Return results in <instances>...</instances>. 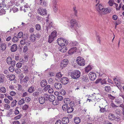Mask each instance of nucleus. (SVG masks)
Here are the masks:
<instances>
[{
  "mask_svg": "<svg viewBox=\"0 0 124 124\" xmlns=\"http://www.w3.org/2000/svg\"><path fill=\"white\" fill-rule=\"evenodd\" d=\"M23 36V33L22 32H20L18 34V38H21Z\"/></svg>",
  "mask_w": 124,
  "mask_h": 124,
  "instance_id": "13d9d810",
  "label": "nucleus"
},
{
  "mask_svg": "<svg viewBox=\"0 0 124 124\" xmlns=\"http://www.w3.org/2000/svg\"><path fill=\"white\" fill-rule=\"evenodd\" d=\"M69 122V120L68 117H64L63 118L62 120L63 124H67Z\"/></svg>",
  "mask_w": 124,
  "mask_h": 124,
  "instance_id": "f8f14e48",
  "label": "nucleus"
},
{
  "mask_svg": "<svg viewBox=\"0 0 124 124\" xmlns=\"http://www.w3.org/2000/svg\"><path fill=\"white\" fill-rule=\"evenodd\" d=\"M12 10L14 13L16 12L18 10V9L15 7H14L12 8Z\"/></svg>",
  "mask_w": 124,
  "mask_h": 124,
  "instance_id": "338daca9",
  "label": "nucleus"
},
{
  "mask_svg": "<svg viewBox=\"0 0 124 124\" xmlns=\"http://www.w3.org/2000/svg\"><path fill=\"white\" fill-rule=\"evenodd\" d=\"M99 3L95 5L96 10L98 14L100 15H102L110 13L111 10L109 8H104L103 7L101 4L99 5Z\"/></svg>",
  "mask_w": 124,
  "mask_h": 124,
  "instance_id": "f257e3e1",
  "label": "nucleus"
},
{
  "mask_svg": "<svg viewBox=\"0 0 124 124\" xmlns=\"http://www.w3.org/2000/svg\"><path fill=\"white\" fill-rule=\"evenodd\" d=\"M83 80L85 82H87L88 81V78L87 77L84 76L82 78Z\"/></svg>",
  "mask_w": 124,
  "mask_h": 124,
  "instance_id": "6e6d98bb",
  "label": "nucleus"
},
{
  "mask_svg": "<svg viewBox=\"0 0 124 124\" xmlns=\"http://www.w3.org/2000/svg\"><path fill=\"white\" fill-rule=\"evenodd\" d=\"M47 84V82L45 80H43L41 81L40 82V85L41 87H45Z\"/></svg>",
  "mask_w": 124,
  "mask_h": 124,
  "instance_id": "6ab92c4d",
  "label": "nucleus"
},
{
  "mask_svg": "<svg viewBox=\"0 0 124 124\" xmlns=\"http://www.w3.org/2000/svg\"><path fill=\"white\" fill-rule=\"evenodd\" d=\"M38 12H39L40 14L43 16L46 14V9H43L41 8H39L38 9Z\"/></svg>",
  "mask_w": 124,
  "mask_h": 124,
  "instance_id": "0eeeda50",
  "label": "nucleus"
},
{
  "mask_svg": "<svg viewBox=\"0 0 124 124\" xmlns=\"http://www.w3.org/2000/svg\"><path fill=\"white\" fill-rule=\"evenodd\" d=\"M29 107V106L25 104L23 106L22 109L23 110H27Z\"/></svg>",
  "mask_w": 124,
  "mask_h": 124,
  "instance_id": "09e8293b",
  "label": "nucleus"
},
{
  "mask_svg": "<svg viewBox=\"0 0 124 124\" xmlns=\"http://www.w3.org/2000/svg\"><path fill=\"white\" fill-rule=\"evenodd\" d=\"M39 95V93L38 92H34L33 93V96H38Z\"/></svg>",
  "mask_w": 124,
  "mask_h": 124,
  "instance_id": "052dcab7",
  "label": "nucleus"
},
{
  "mask_svg": "<svg viewBox=\"0 0 124 124\" xmlns=\"http://www.w3.org/2000/svg\"><path fill=\"white\" fill-rule=\"evenodd\" d=\"M62 74H61V72H59L57 73L56 74V76L58 78H61L62 77Z\"/></svg>",
  "mask_w": 124,
  "mask_h": 124,
  "instance_id": "58836bf2",
  "label": "nucleus"
},
{
  "mask_svg": "<svg viewBox=\"0 0 124 124\" xmlns=\"http://www.w3.org/2000/svg\"><path fill=\"white\" fill-rule=\"evenodd\" d=\"M12 61V59L10 57H8L7 59L6 62L8 64H10Z\"/></svg>",
  "mask_w": 124,
  "mask_h": 124,
  "instance_id": "cd10ccee",
  "label": "nucleus"
},
{
  "mask_svg": "<svg viewBox=\"0 0 124 124\" xmlns=\"http://www.w3.org/2000/svg\"><path fill=\"white\" fill-rule=\"evenodd\" d=\"M27 36H26V37H25V38L23 39L22 40L20 41V43L22 45H24L27 43V42L26 40L27 39Z\"/></svg>",
  "mask_w": 124,
  "mask_h": 124,
  "instance_id": "4be33fe9",
  "label": "nucleus"
},
{
  "mask_svg": "<svg viewBox=\"0 0 124 124\" xmlns=\"http://www.w3.org/2000/svg\"><path fill=\"white\" fill-rule=\"evenodd\" d=\"M114 81L115 84L119 86L121 85V80L118 79L116 78H114Z\"/></svg>",
  "mask_w": 124,
  "mask_h": 124,
  "instance_id": "2eb2a0df",
  "label": "nucleus"
},
{
  "mask_svg": "<svg viewBox=\"0 0 124 124\" xmlns=\"http://www.w3.org/2000/svg\"><path fill=\"white\" fill-rule=\"evenodd\" d=\"M9 79L10 81L14 80L15 78V76L13 74H12L9 77Z\"/></svg>",
  "mask_w": 124,
  "mask_h": 124,
  "instance_id": "37998d69",
  "label": "nucleus"
},
{
  "mask_svg": "<svg viewBox=\"0 0 124 124\" xmlns=\"http://www.w3.org/2000/svg\"><path fill=\"white\" fill-rule=\"evenodd\" d=\"M70 22L71 24L70 26L71 28H73L75 26H78L76 20L72 19L71 20Z\"/></svg>",
  "mask_w": 124,
  "mask_h": 124,
  "instance_id": "9b49d317",
  "label": "nucleus"
},
{
  "mask_svg": "<svg viewBox=\"0 0 124 124\" xmlns=\"http://www.w3.org/2000/svg\"><path fill=\"white\" fill-rule=\"evenodd\" d=\"M67 50V47L65 46H63L62 48L60 50L61 52L62 53H64L66 52Z\"/></svg>",
  "mask_w": 124,
  "mask_h": 124,
  "instance_id": "7c9ffc66",
  "label": "nucleus"
},
{
  "mask_svg": "<svg viewBox=\"0 0 124 124\" xmlns=\"http://www.w3.org/2000/svg\"><path fill=\"white\" fill-rule=\"evenodd\" d=\"M46 21L47 24V32L48 33L51 31V29L53 28L52 25L53 24L52 20L49 18H47Z\"/></svg>",
  "mask_w": 124,
  "mask_h": 124,
  "instance_id": "20e7f679",
  "label": "nucleus"
},
{
  "mask_svg": "<svg viewBox=\"0 0 124 124\" xmlns=\"http://www.w3.org/2000/svg\"><path fill=\"white\" fill-rule=\"evenodd\" d=\"M89 77L92 81L94 80L96 77V75L95 73L94 72H91L89 74Z\"/></svg>",
  "mask_w": 124,
  "mask_h": 124,
  "instance_id": "6e6552de",
  "label": "nucleus"
},
{
  "mask_svg": "<svg viewBox=\"0 0 124 124\" xmlns=\"http://www.w3.org/2000/svg\"><path fill=\"white\" fill-rule=\"evenodd\" d=\"M57 42L58 45L61 46H66L68 43V42L65 39H64L62 38L58 39L57 40Z\"/></svg>",
  "mask_w": 124,
  "mask_h": 124,
  "instance_id": "7ed1b4c3",
  "label": "nucleus"
},
{
  "mask_svg": "<svg viewBox=\"0 0 124 124\" xmlns=\"http://www.w3.org/2000/svg\"><path fill=\"white\" fill-rule=\"evenodd\" d=\"M44 97H44V98H45V100H48L49 98V95L46 93H45L44 94Z\"/></svg>",
  "mask_w": 124,
  "mask_h": 124,
  "instance_id": "8fccbe9b",
  "label": "nucleus"
},
{
  "mask_svg": "<svg viewBox=\"0 0 124 124\" xmlns=\"http://www.w3.org/2000/svg\"><path fill=\"white\" fill-rule=\"evenodd\" d=\"M54 38L52 37L51 36H49V39L48 41V42H49V43H51L54 40Z\"/></svg>",
  "mask_w": 124,
  "mask_h": 124,
  "instance_id": "f704fd0d",
  "label": "nucleus"
},
{
  "mask_svg": "<svg viewBox=\"0 0 124 124\" xmlns=\"http://www.w3.org/2000/svg\"><path fill=\"white\" fill-rule=\"evenodd\" d=\"M92 69V67L91 66L88 65L85 68V72L88 73Z\"/></svg>",
  "mask_w": 124,
  "mask_h": 124,
  "instance_id": "b1692460",
  "label": "nucleus"
},
{
  "mask_svg": "<svg viewBox=\"0 0 124 124\" xmlns=\"http://www.w3.org/2000/svg\"><path fill=\"white\" fill-rule=\"evenodd\" d=\"M30 39L32 42H34L36 40L35 35L33 34H31L30 37Z\"/></svg>",
  "mask_w": 124,
  "mask_h": 124,
  "instance_id": "dca6fc26",
  "label": "nucleus"
},
{
  "mask_svg": "<svg viewBox=\"0 0 124 124\" xmlns=\"http://www.w3.org/2000/svg\"><path fill=\"white\" fill-rule=\"evenodd\" d=\"M57 99L58 101H61L63 100V98L62 96L59 95L57 96Z\"/></svg>",
  "mask_w": 124,
  "mask_h": 124,
  "instance_id": "e2e57ef3",
  "label": "nucleus"
},
{
  "mask_svg": "<svg viewBox=\"0 0 124 124\" xmlns=\"http://www.w3.org/2000/svg\"><path fill=\"white\" fill-rule=\"evenodd\" d=\"M17 101L16 100H14L11 103V106L12 107H14L16 106V103Z\"/></svg>",
  "mask_w": 124,
  "mask_h": 124,
  "instance_id": "3c124183",
  "label": "nucleus"
},
{
  "mask_svg": "<svg viewBox=\"0 0 124 124\" xmlns=\"http://www.w3.org/2000/svg\"><path fill=\"white\" fill-rule=\"evenodd\" d=\"M5 78V76L3 74H0V83H3L4 82Z\"/></svg>",
  "mask_w": 124,
  "mask_h": 124,
  "instance_id": "aec40b11",
  "label": "nucleus"
},
{
  "mask_svg": "<svg viewBox=\"0 0 124 124\" xmlns=\"http://www.w3.org/2000/svg\"><path fill=\"white\" fill-rule=\"evenodd\" d=\"M74 108L70 106L69 107L68 106V107L66 111L68 113H70L72 112L73 111Z\"/></svg>",
  "mask_w": 124,
  "mask_h": 124,
  "instance_id": "412c9836",
  "label": "nucleus"
},
{
  "mask_svg": "<svg viewBox=\"0 0 124 124\" xmlns=\"http://www.w3.org/2000/svg\"><path fill=\"white\" fill-rule=\"evenodd\" d=\"M68 62V61L67 59H64L61 63L60 66L62 67V68H63L66 66V65L67 64Z\"/></svg>",
  "mask_w": 124,
  "mask_h": 124,
  "instance_id": "1a4fd4ad",
  "label": "nucleus"
},
{
  "mask_svg": "<svg viewBox=\"0 0 124 124\" xmlns=\"http://www.w3.org/2000/svg\"><path fill=\"white\" fill-rule=\"evenodd\" d=\"M81 119L78 117H75L74 119V121L76 124L79 123L80 122Z\"/></svg>",
  "mask_w": 124,
  "mask_h": 124,
  "instance_id": "5701e85b",
  "label": "nucleus"
},
{
  "mask_svg": "<svg viewBox=\"0 0 124 124\" xmlns=\"http://www.w3.org/2000/svg\"><path fill=\"white\" fill-rule=\"evenodd\" d=\"M61 83L65 85L67 84L69 82L68 78L67 77L62 78L61 80Z\"/></svg>",
  "mask_w": 124,
  "mask_h": 124,
  "instance_id": "ddd939ff",
  "label": "nucleus"
},
{
  "mask_svg": "<svg viewBox=\"0 0 124 124\" xmlns=\"http://www.w3.org/2000/svg\"><path fill=\"white\" fill-rule=\"evenodd\" d=\"M45 100L44 97L42 96L40 97L39 99V102L41 104H43L44 103Z\"/></svg>",
  "mask_w": 124,
  "mask_h": 124,
  "instance_id": "f3484780",
  "label": "nucleus"
},
{
  "mask_svg": "<svg viewBox=\"0 0 124 124\" xmlns=\"http://www.w3.org/2000/svg\"><path fill=\"white\" fill-rule=\"evenodd\" d=\"M24 103V100L23 98H22L18 102V104L21 105L23 104Z\"/></svg>",
  "mask_w": 124,
  "mask_h": 124,
  "instance_id": "2f4dec72",
  "label": "nucleus"
},
{
  "mask_svg": "<svg viewBox=\"0 0 124 124\" xmlns=\"http://www.w3.org/2000/svg\"><path fill=\"white\" fill-rule=\"evenodd\" d=\"M18 40V38L16 37H15L12 39V41L14 43L17 42Z\"/></svg>",
  "mask_w": 124,
  "mask_h": 124,
  "instance_id": "49530a36",
  "label": "nucleus"
},
{
  "mask_svg": "<svg viewBox=\"0 0 124 124\" xmlns=\"http://www.w3.org/2000/svg\"><path fill=\"white\" fill-rule=\"evenodd\" d=\"M34 88L33 87L31 86L28 89V91L30 93H31L34 92Z\"/></svg>",
  "mask_w": 124,
  "mask_h": 124,
  "instance_id": "bb28decb",
  "label": "nucleus"
},
{
  "mask_svg": "<svg viewBox=\"0 0 124 124\" xmlns=\"http://www.w3.org/2000/svg\"><path fill=\"white\" fill-rule=\"evenodd\" d=\"M68 106L67 104H65L63 105L62 107V108L63 110H66V109H67Z\"/></svg>",
  "mask_w": 124,
  "mask_h": 124,
  "instance_id": "de8ad7c7",
  "label": "nucleus"
},
{
  "mask_svg": "<svg viewBox=\"0 0 124 124\" xmlns=\"http://www.w3.org/2000/svg\"><path fill=\"white\" fill-rule=\"evenodd\" d=\"M4 108L5 109L8 110L10 108V107L8 104H5L4 105Z\"/></svg>",
  "mask_w": 124,
  "mask_h": 124,
  "instance_id": "79ce46f5",
  "label": "nucleus"
},
{
  "mask_svg": "<svg viewBox=\"0 0 124 124\" xmlns=\"http://www.w3.org/2000/svg\"><path fill=\"white\" fill-rule=\"evenodd\" d=\"M80 75V71L76 70L71 72L70 76L73 79H76L79 78Z\"/></svg>",
  "mask_w": 124,
  "mask_h": 124,
  "instance_id": "f03ea898",
  "label": "nucleus"
},
{
  "mask_svg": "<svg viewBox=\"0 0 124 124\" xmlns=\"http://www.w3.org/2000/svg\"><path fill=\"white\" fill-rule=\"evenodd\" d=\"M54 87L56 89L59 90L61 89L62 87V85L60 83L57 82L54 84Z\"/></svg>",
  "mask_w": 124,
  "mask_h": 124,
  "instance_id": "4468645a",
  "label": "nucleus"
},
{
  "mask_svg": "<svg viewBox=\"0 0 124 124\" xmlns=\"http://www.w3.org/2000/svg\"><path fill=\"white\" fill-rule=\"evenodd\" d=\"M55 99V97L54 95L51 94L49 95V98L48 100L52 102Z\"/></svg>",
  "mask_w": 124,
  "mask_h": 124,
  "instance_id": "393cba45",
  "label": "nucleus"
},
{
  "mask_svg": "<svg viewBox=\"0 0 124 124\" xmlns=\"http://www.w3.org/2000/svg\"><path fill=\"white\" fill-rule=\"evenodd\" d=\"M100 111L101 112L104 113L106 111V110L105 109V108H101L100 109Z\"/></svg>",
  "mask_w": 124,
  "mask_h": 124,
  "instance_id": "0e129e2a",
  "label": "nucleus"
},
{
  "mask_svg": "<svg viewBox=\"0 0 124 124\" xmlns=\"http://www.w3.org/2000/svg\"><path fill=\"white\" fill-rule=\"evenodd\" d=\"M31 100V98L29 97H26L25 98V101L27 102H29Z\"/></svg>",
  "mask_w": 124,
  "mask_h": 124,
  "instance_id": "680f3d73",
  "label": "nucleus"
},
{
  "mask_svg": "<svg viewBox=\"0 0 124 124\" xmlns=\"http://www.w3.org/2000/svg\"><path fill=\"white\" fill-rule=\"evenodd\" d=\"M52 104L54 105H57L59 104L57 101L54 100L52 101Z\"/></svg>",
  "mask_w": 124,
  "mask_h": 124,
  "instance_id": "4d7b16f0",
  "label": "nucleus"
},
{
  "mask_svg": "<svg viewBox=\"0 0 124 124\" xmlns=\"http://www.w3.org/2000/svg\"><path fill=\"white\" fill-rule=\"evenodd\" d=\"M0 91L1 93H5L6 92L5 88L3 86L0 88Z\"/></svg>",
  "mask_w": 124,
  "mask_h": 124,
  "instance_id": "c85d7f7f",
  "label": "nucleus"
},
{
  "mask_svg": "<svg viewBox=\"0 0 124 124\" xmlns=\"http://www.w3.org/2000/svg\"><path fill=\"white\" fill-rule=\"evenodd\" d=\"M71 45L73 46H77L78 45V43L76 41L72 42L71 44Z\"/></svg>",
  "mask_w": 124,
  "mask_h": 124,
  "instance_id": "864d4df0",
  "label": "nucleus"
},
{
  "mask_svg": "<svg viewBox=\"0 0 124 124\" xmlns=\"http://www.w3.org/2000/svg\"><path fill=\"white\" fill-rule=\"evenodd\" d=\"M111 89V88L109 86H105V90L107 92H109L110 91Z\"/></svg>",
  "mask_w": 124,
  "mask_h": 124,
  "instance_id": "a19ab883",
  "label": "nucleus"
},
{
  "mask_svg": "<svg viewBox=\"0 0 124 124\" xmlns=\"http://www.w3.org/2000/svg\"><path fill=\"white\" fill-rule=\"evenodd\" d=\"M114 3V1L113 0H109L108 2V4L111 6H113Z\"/></svg>",
  "mask_w": 124,
  "mask_h": 124,
  "instance_id": "4c0bfd02",
  "label": "nucleus"
},
{
  "mask_svg": "<svg viewBox=\"0 0 124 124\" xmlns=\"http://www.w3.org/2000/svg\"><path fill=\"white\" fill-rule=\"evenodd\" d=\"M23 70L26 73H27L28 72V67L27 66H24L23 68Z\"/></svg>",
  "mask_w": 124,
  "mask_h": 124,
  "instance_id": "603ef678",
  "label": "nucleus"
},
{
  "mask_svg": "<svg viewBox=\"0 0 124 124\" xmlns=\"http://www.w3.org/2000/svg\"><path fill=\"white\" fill-rule=\"evenodd\" d=\"M64 102L65 104H67L68 105L69 103V100L68 98H66L64 99Z\"/></svg>",
  "mask_w": 124,
  "mask_h": 124,
  "instance_id": "ea45409f",
  "label": "nucleus"
},
{
  "mask_svg": "<svg viewBox=\"0 0 124 124\" xmlns=\"http://www.w3.org/2000/svg\"><path fill=\"white\" fill-rule=\"evenodd\" d=\"M50 85H48L46 86H45L43 89V90L44 91H46L47 90H48L49 88H50Z\"/></svg>",
  "mask_w": 124,
  "mask_h": 124,
  "instance_id": "a18cd8bd",
  "label": "nucleus"
},
{
  "mask_svg": "<svg viewBox=\"0 0 124 124\" xmlns=\"http://www.w3.org/2000/svg\"><path fill=\"white\" fill-rule=\"evenodd\" d=\"M77 48L76 47H73L72 48L70 49L68 51V53L69 54H77Z\"/></svg>",
  "mask_w": 124,
  "mask_h": 124,
  "instance_id": "9d476101",
  "label": "nucleus"
},
{
  "mask_svg": "<svg viewBox=\"0 0 124 124\" xmlns=\"http://www.w3.org/2000/svg\"><path fill=\"white\" fill-rule=\"evenodd\" d=\"M55 81L54 79L52 78H50L48 80V82L49 84L54 83Z\"/></svg>",
  "mask_w": 124,
  "mask_h": 124,
  "instance_id": "c9c22d12",
  "label": "nucleus"
},
{
  "mask_svg": "<svg viewBox=\"0 0 124 124\" xmlns=\"http://www.w3.org/2000/svg\"><path fill=\"white\" fill-rule=\"evenodd\" d=\"M58 1L57 0H53V7L54 11L55 13H56L57 10V3Z\"/></svg>",
  "mask_w": 124,
  "mask_h": 124,
  "instance_id": "423d86ee",
  "label": "nucleus"
},
{
  "mask_svg": "<svg viewBox=\"0 0 124 124\" xmlns=\"http://www.w3.org/2000/svg\"><path fill=\"white\" fill-rule=\"evenodd\" d=\"M17 46L16 44L13 45L11 46V50L12 52H14L16 51L17 49Z\"/></svg>",
  "mask_w": 124,
  "mask_h": 124,
  "instance_id": "a211bd4d",
  "label": "nucleus"
},
{
  "mask_svg": "<svg viewBox=\"0 0 124 124\" xmlns=\"http://www.w3.org/2000/svg\"><path fill=\"white\" fill-rule=\"evenodd\" d=\"M60 93L62 95H64L65 94L66 92L64 90H62Z\"/></svg>",
  "mask_w": 124,
  "mask_h": 124,
  "instance_id": "774afa93",
  "label": "nucleus"
},
{
  "mask_svg": "<svg viewBox=\"0 0 124 124\" xmlns=\"http://www.w3.org/2000/svg\"><path fill=\"white\" fill-rule=\"evenodd\" d=\"M6 48V45L5 44H1V49L2 50H4Z\"/></svg>",
  "mask_w": 124,
  "mask_h": 124,
  "instance_id": "e433bc0d",
  "label": "nucleus"
},
{
  "mask_svg": "<svg viewBox=\"0 0 124 124\" xmlns=\"http://www.w3.org/2000/svg\"><path fill=\"white\" fill-rule=\"evenodd\" d=\"M22 63L18 62L16 64V67L18 68H20L22 66Z\"/></svg>",
  "mask_w": 124,
  "mask_h": 124,
  "instance_id": "bf43d9fd",
  "label": "nucleus"
},
{
  "mask_svg": "<svg viewBox=\"0 0 124 124\" xmlns=\"http://www.w3.org/2000/svg\"><path fill=\"white\" fill-rule=\"evenodd\" d=\"M8 69L10 71L12 72L14 71L15 68L13 66H11L9 67Z\"/></svg>",
  "mask_w": 124,
  "mask_h": 124,
  "instance_id": "5fc2aeb1",
  "label": "nucleus"
},
{
  "mask_svg": "<svg viewBox=\"0 0 124 124\" xmlns=\"http://www.w3.org/2000/svg\"><path fill=\"white\" fill-rule=\"evenodd\" d=\"M9 94L11 96H14L16 95V93L15 92L12 91Z\"/></svg>",
  "mask_w": 124,
  "mask_h": 124,
  "instance_id": "69168bd1",
  "label": "nucleus"
},
{
  "mask_svg": "<svg viewBox=\"0 0 124 124\" xmlns=\"http://www.w3.org/2000/svg\"><path fill=\"white\" fill-rule=\"evenodd\" d=\"M30 79L29 76H25L23 80V81L25 83H27Z\"/></svg>",
  "mask_w": 124,
  "mask_h": 124,
  "instance_id": "a878e982",
  "label": "nucleus"
},
{
  "mask_svg": "<svg viewBox=\"0 0 124 124\" xmlns=\"http://www.w3.org/2000/svg\"><path fill=\"white\" fill-rule=\"evenodd\" d=\"M54 56L55 60L57 61H58L60 60V58L59 56V55H54Z\"/></svg>",
  "mask_w": 124,
  "mask_h": 124,
  "instance_id": "72a5a7b5",
  "label": "nucleus"
},
{
  "mask_svg": "<svg viewBox=\"0 0 124 124\" xmlns=\"http://www.w3.org/2000/svg\"><path fill=\"white\" fill-rule=\"evenodd\" d=\"M109 117V119L111 120H114L116 119V117H115L114 115L113 114H110Z\"/></svg>",
  "mask_w": 124,
  "mask_h": 124,
  "instance_id": "473e14b6",
  "label": "nucleus"
},
{
  "mask_svg": "<svg viewBox=\"0 0 124 124\" xmlns=\"http://www.w3.org/2000/svg\"><path fill=\"white\" fill-rule=\"evenodd\" d=\"M77 62L78 64L80 66H84L85 65V60L81 57L79 56L78 57L77 59Z\"/></svg>",
  "mask_w": 124,
  "mask_h": 124,
  "instance_id": "39448f33",
  "label": "nucleus"
},
{
  "mask_svg": "<svg viewBox=\"0 0 124 124\" xmlns=\"http://www.w3.org/2000/svg\"><path fill=\"white\" fill-rule=\"evenodd\" d=\"M36 29V30L38 31H40L41 29V27L40 25L38 24H36L35 26Z\"/></svg>",
  "mask_w": 124,
  "mask_h": 124,
  "instance_id": "c03bdc74",
  "label": "nucleus"
},
{
  "mask_svg": "<svg viewBox=\"0 0 124 124\" xmlns=\"http://www.w3.org/2000/svg\"><path fill=\"white\" fill-rule=\"evenodd\" d=\"M56 32L55 31H54L51 33V36L53 38H55L56 36Z\"/></svg>",
  "mask_w": 124,
  "mask_h": 124,
  "instance_id": "c756f323",
  "label": "nucleus"
}]
</instances>
